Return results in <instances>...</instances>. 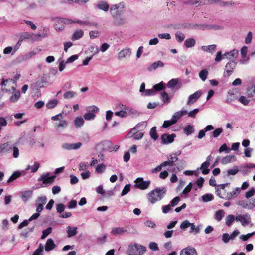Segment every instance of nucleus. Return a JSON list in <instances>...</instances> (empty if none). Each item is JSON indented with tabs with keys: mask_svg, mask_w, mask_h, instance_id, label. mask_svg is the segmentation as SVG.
<instances>
[{
	"mask_svg": "<svg viewBox=\"0 0 255 255\" xmlns=\"http://www.w3.org/2000/svg\"><path fill=\"white\" fill-rule=\"evenodd\" d=\"M175 35L176 39L179 42H182L185 38V35L179 31L177 32Z\"/></svg>",
	"mask_w": 255,
	"mask_h": 255,
	"instance_id": "46",
	"label": "nucleus"
},
{
	"mask_svg": "<svg viewBox=\"0 0 255 255\" xmlns=\"http://www.w3.org/2000/svg\"><path fill=\"white\" fill-rule=\"evenodd\" d=\"M236 221L240 222L243 226H246L251 222V218L248 214H240L236 217Z\"/></svg>",
	"mask_w": 255,
	"mask_h": 255,
	"instance_id": "6",
	"label": "nucleus"
},
{
	"mask_svg": "<svg viewBox=\"0 0 255 255\" xmlns=\"http://www.w3.org/2000/svg\"><path fill=\"white\" fill-rule=\"evenodd\" d=\"M252 168H255V165L248 163L246 166L241 167L240 171L244 175H247L250 172V170Z\"/></svg>",
	"mask_w": 255,
	"mask_h": 255,
	"instance_id": "26",
	"label": "nucleus"
},
{
	"mask_svg": "<svg viewBox=\"0 0 255 255\" xmlns=\"http://www.w3.org/2000/svg\"><path fill=\"white\" fill-rule=\"evenodd\" d=\"M239 54L238 50L236 49H233L230 52H226L224 54V56L228 59L231 60L232 59L236 58Z\"/></svg>",
	"mask_w": 255,
	"mask_h": 255,
	"instance_id": "22",
	"label": "nucleus"
},
{
	"mask_svg": "<svg viewBox=\"0 0 255 255\" xmlns=\"http://www.w3.org/2000/svg\"><path fill=\"white\" fill-rule=\"evenodd\" d=\"M190 227V232L194 233V234H197L200 232V227L199 226L196 227L194 223H191Z\"/></svg>",
	"mask_w": 255,
	"mask_h": 255,
	"instance_id": "57",
	"label": "nucleus"
},
{
	"mask_svg": "<svg viewBox=\"0 0 255 255\" xmlns=\"http://www.w3.org/2000/svg\"><path fill=\"white\" fill-rule=\"evenodd\" d=\"M55 178V175H53L49 177V173H43L38 179V181H42L43 183L44 184H51L54 182Z\"/></svg>",
	"mask_w": 255,
	"mask_h": 255,
	"instance_id": "8",
	"label": "nucleus"
},
{
	"mask_svg": "<svg viewBox=\"0 0 255 255\" xmlns=\"http://www.w3.org/2000/svg\"><path fill=\"white\" fill-rule=\"evenodd\" d=\"M235 220H236V217H235V216L233 215H228V216H226L225 218L226 225L228 227L231 226V224Z\"/></svg>",
	"mask_w": 255,
	"mask_h": 255,
	"instance_id": "35",
	"label": "nucleus"
},
{
	"mask_svg": "<svg viewBox=\"0 0 255 255\" xmlns=\"http://www.w3.org/2000/svg\"><path fill=\"white\" fill-rule=\"evenodd\" d=\"M126 231V230L123 227H114L112 229L111 233L115 235H122Z\"/></svg>",
	"mask_w": 255,
	"mask_h": 255,
	"instance_id": "32",
	"label": "nucleus"
},
{
	"mask_svg": "<svg viewBox=\"0 0 255 255\" xmlns=\"http://www.w3.org/2000/svg\"><path fill=\"white\" fill-rule=\"evenodd\" d=\"M195 43V40L192 38L187 39L184 42V45L187 48L193 47Z\"/></svg>",
	"mask_w": 255,
	"mask_h": 255,
	"instance_id": "41",
	"label": "nucleus"
},
{
	"mask_svg": "<svg viewBox=\"0 0 255 255\" xmlns=\"http://www.w3.org/2000/svg\"><path fill=\"white\" fill-rule=\"evenodd\" d=\"M40 164L38 162H35L32 166L27 165L25 168V171L31 170V173H35L38 170Z\"/></svg>",
	"mask_w": 255,
	"mask_h": 255,
	"instance_id": "33",
	"label": "nucleus"
},
{
	"mask_svg": "<svg viewBox=\"0 0 255 255\" xmlns=\"http://www.w3.org/2000/svg\"><path fill=\"white\" fill-rule=\"evenodd\" d=\"M187 114V111L186 110H182L178 111L174 113L172 116V120L173 121L175 124L183 116Z\"/></svg>",
	"mask_w": 255,
	"mask_h": 255,
	"instance_id": "17",
	"label": "nucleus"
},
{
	"mask_svg": "<svg viewBox=\"0 0 255 255\" xmlns=\"http://www.w3.org/2000/svg\"><path fill=\"white\" fill-rule=\"evenodd\" d=\"M112 17L114 19V23L115 25H124L126 22L125 18L122 15L117 16L116 17Z\"/></svg>",
	"mask_w": 255,
	"mask_h": 255,
	"instance_id": "27",
	"label": "nucleus"
},
{
	"mask_svg": "<svg viewBox=\"0 0 255 255\" xmlns=\"http://www.w3.org/2000/svg\"><path fill=\"white\" fill-rule=\"evenodd\" d=\"M81 146L82 143L81 142L76 143H65L61 145L62 149L65 150H77L79 149Z\"/></svg>",
	"mask_w": 255,
	"mask_h": 255,
	"instance_id": "11",
	"label": "nucleus"
},
{
	"mask_svg": "<svg viewBox=\"0 0 255 255\" xmlns=\"http://www.w3.org/2000/svg\"><path fill=\"white\" fill-rule=\"evenodd\" d=\"M225 212L223 210H217L215 214V219L217 221H220L224 216Z\"/></svg>",
	"mask_w": 255,
	"mask_h": 255,
	"instance_id": "38",
	"label": "nucleus"
},
{
	"mask_svg": "<svg viewBox=\"0 0 255 255\" xmlns=\"http://www.w3.org/2000/svg\"><path fill=\"white\" fill-rule=\"evenodd\" d=\"M87 112L95 114L99 111V109L95 105L88 106L86 108Z\"/></svg>",
	"mask_w": 255,
	"mask_h": 255,
	"instance_id": "43",
	"label": "nucleus"
},
{
	"mask_svg": "<svg viewBox=\"0 0 255 255\" xmlns=\"http://www.w3.org/2000/svg\"><path fill=\"white\" fill-rule=\"evenodd\" d=\"M161 99L164 103H168L170 102V98L168 94L166 92H163L161 94Z\"/></svg>",
	"mask_w": 255,
	"mask_h": 255,
	"instance_id": "64",
	"label": "nucleus"
},
{
	"mask_svg": "<svg viewBox=\"0 0 255 255\" xmlns=\"http://www.w3.org/2000/svg\"><path fill=\"white\" fill-rule=\"evenodd\" d=\"M43 251V246L42 244H40L38 248L33 253L32 255H42Z\"/></svg>",
	"mask_w": 255,
	"mask_h": 255,
	"instance_id": "61",
	"label": "nucleus"
},
{
	"mask_svg": "<svg viewBox=\"0 0 255 255\" xmlns=\"http://www.w3.org/2000/svg\"><path fill=\"white\" fill-rule=\"evenodd\" d=\"M121 110L120 111L116 112L115 115L122 118L126 117L127 116V111L124 110V105L122 106Z\"/></svg>",
	"mask_w": 255,
	"mask_h": 255,
	"instance_id": "49",
	"label": "nucleus"
},
{
	"mask_svg": "<svg viewBox=\"0 0 255 255\" xmlns=\"http://www.w3.org/2000/svg\"><path fill=\"white\" fill-rule=\"evenodd\" d=\"M201 94L202 93L200 91H197L193 94L189 95L187 102V104L188 105H190L195 103L197 101V100L200 98Z\"/></svg>",
	"mask_w": 255,
	"mask_h": 255,
	"instance_id": "12",
	"label": "nucleus"
},
{
	"mask_svg": "<svg viewBox=\"0 0 255 255\" xmlns=\"http://www.w3.org/2000/svg\"><path fill=\"white\" fill-rule=\"evenodd\" d=\"M236 62L235 60L230 61L228 62L225 66V73L228 76H229L233 73L234 69L235 68Z\"/></svg>",
	"mask_w": 255,
	"mask_h": 255,
	"instance_id": "13",
	"label": "nucleus"
},
{
	"mask_svg": "<svg viewBox=\"0 0 255 255\" xmlns=\"http://www.w3.org/2000/svg\"><path fill=\"white\" fill-rule=\"evenodd\" d=\"M154 90H155V92L158 91H160L163 89L165 88L164 84L162 82L159 83V84H155L153 87Z\"/></svg>",
	"mask_w": 255,
	"mask_h": 255,
	"instance_id": "59",
	"label": "nucleus"
},
{
	"mask_svg": "<svg viewBox=\"0 0 255 255\" xmlns=\"http://www.w3.org/2000/svg\"><path fill=\"white\" fill-rule=\"evenodd\" d=\"M89 166V164L87 162H80L79 164L78 168L79 170L84 171L86 170Z\"/></svg>",
	"mask_w": 255,
	"mask_h": 255,
	"instance_id": "58",
	"label": "nucleus"
},
{
	"mask_svg": "<svg viewBox=\"0 0 255 255\" xmlns=\"http://www.w3.org/2000/svg\"><path fill=\"white\" fill-rule=\"evenodd\" d=\"M12 145L9 142L1 144L0 145V154L2 153H9L12 150Z\"/></svg>",
	"mask_w": 255,
	"mask_h": 255,
	"instance_id": "18",
	"label": "nucleus"
},
{
	"mask_svg": "<svg viewBox=\"0 0 255 255\" xmlns=\"http://www.w3.org/2000/svg\"><path fill=\"white\" fill-rule=\"evenodd\" d=\"M241 189L239 187H236L231 192L227 193L225 199L231 200L236 198L240 193Z\"/></svg>",
	"mask_w": 255,
	"mask_h": 255,
	"instance_id": "19",
	"label": "nucleus"
},
{
	"mask_svg": "<svg viewBox=\"0 0 255 255\" xmlns=\"http://www.w3.org/2000/svg\"><path fill=\"white\" fill-rule=\"evenodd\" d=\"M51 120L54 122V127L57 131H61L68 127V122L64 119L63 115L60 113L51 117Z\"/></svg>",
	"mask_w": 255,
	"mask_h": 255,
	"instance_id": "3",
	"label": "nucleus"
},
{
	"mask_svg": "<svg viewBox=\"0 0 255 255\" xmlns=\"http://www.w3.org/2000/svg\"><path fill=\"white\" fill-rule=\"evenodd\" d=\"M52 232V228L48 227L45 230L42 231V235L41 237V239H45L48 235H49Z\"/></svg>",
	"mask_w": 255,
	"mask_h": 255,
	"instance_id": "54",
	"label": "nucleus"
},
{
	"mask_svg": "<svg viewBox=\"0 0 255 255\" xmlns=\"http://www.w3.org/2000/svg\"><path fill=\"white\" fill-rule=\"evenodd\" d=\"M125 3L121 2L111 6L110 11L112 17L122 15L125 11Z\"/></svg>",
	"mask_w": 255,
	"mask_h": 255,
	"instance_id": "5",
	"label": "nucleus"
},
{
	"mask_svg": "<svg viewBox=\"0 0 255 255\" xmlns=\"http://www.w3.org/2000/svg\"><path fill=\"white\" fill-rule=\"evenodd\" d=\"M149 134L151 138H152L154 140H156L158 136L156 132V127H152L149 132Z\"/></svg>",
	"mask_w": 255,
	"mask_h": 255,
	"instance_id": "42",
	"label": "nucleus"
},
{
	"mask_svg": "<svg viewBox=\"0 0 255 255\" xmlns=\"http://www.w3.org/2000/svg\"><path fill=\"white\" fill-rule=\"evenodd\" d=\"M166 189L164 187H157L151 191L148 194V200L152 204L160 201L165 196Z\"/></svg>",
	"mask_w": 255,
	"mask_h": 255,
	"instance_id": "2",
	"label": "nucleus"
},
{
	"mask_svg": "<svg viewBox=\"0 0 255 255\" xmlns=\"http://www.w3.org/2000/svg\"><path fill=\"white\" fill-rule=\"evenodd\" d=\"M176 135L175 134H164L161 136L162 143L164 144H168L173 142Z\"/></svg>",
	"mask_w": 255,
	"mask_h": 255,
	"instance_id": "14",
	"label": "nucleus"
},
{
	"mask_svg": "<svg viewBox=\"0 0 255 255\" xmlns=\"http://www.w3.org/2000/svg\"><path fill=\"white\" fill-rule=\"evenodd\" d=\"M22 175V172L19 171H16L13 173V174L11 175V176L7 180V182L8 183H10L12 181H14L19 177H20Z\"/></svg>",
	"mask_w": 255,
	"mask_h": 255,
	"instance_id": "31",
	"label": "nucleus"
},
{
	"mask_svg": "<svg viewBox=\"0 0 255 255\" xmlns=\"http://www.w3.org/2000/svg\"><path fill=\"white\" fill-rule=\"evenodd\" d=\"M191 223L189 222V221L187 220H184L180 224V228L181 229L185 230L186 229L190 227V226L191 225Z\"/></svg>",
	"mask_w": 255,
	"mask_h": 255,
	"instance_id": "56",
	"label": "nucleus"
},
{
	"mask_svg": "<svg viewBox=\"0 0 255 255\" xmlns=\"http://www.w3.org/2000/svg\"><path fill=\"white\" fill-rule=\"evenodd\" d=\"M146 251V248L137 243H131L129 245L127 254L128 255H142Z\"/></svg>",
	"mask_w": 255,
	"mask_h": 255,
	"instance_id": "4",
	"label": "nucleus"
},
{
	"mask_svg": "<svg viewBox=\"0 0 255 255\" xmlns=\"http://www.w3.org/2000/svg\"><path fill=\"white\" fill-rule=\"evenodd\" d=\"M196 249L192 247H187L182 249L180 252V255H197Z\"/></svg>",
	"mask_w": 255,
	"mask_h": 255,
	"instance_id": "15",
	"label": "nucleus"
},
{
	"mask_svg": "<svg viewBox=\"0 0 255 255\" xmlns=\"http://www.w3.org/2000/svg\"><path fill=\"white\" fill-rule=\"evenodd\" d=\"M237 158L236 157L235 155H227L223 158V159L221 160V163L222 164H227L228 163L234 162L236 160Z\"/></svg>",
	"mask_w": 255,
	"mask_h": 255,
	"instance_id": "24",
	"label": "nucleus"
},
{
	"mask_svg": "<svg viewBox=\"0 0 255 255\" xmlns=\"http://www.w3.org/2000/svg\"><path fill=\"white\" fill-rule=\"evenodd\" d=\"M33 191L31 190L22 191L20 193V197L24 202L28 201L32 197Z\"/></svg>",
	"mask_w": 255,
	"mask_h": 255,
	"instance_id": "16",
	"label": "nucleus"
},
{
	"mask_svg": "<svg viewBox=\"0 0 255 255\" xmlns=\"http://www.w3.org/2000/svg\"><path fill=\"white\" fill-rule=\"evenodd\" d=\"M208 73V70L206 69H204L200 71L199 76L202 81L204 82L207 78Z\"/></svg>",
	"mask_w": 255,
	"mask_h": 255,
	"instance_id": "39",
	"label": "nucleus"
},
{
	"mask_svg": "<svg viewBox=\"0 0 255 255\" xmlns=\"http://www.w3.org/2000/svg\"><path fill=\"white\" fill-rule=\"evenodd\" d=\"M238 171L239 169L238 167L237 166H234L232 169L228 170L227 173L228 175H235L238 172Z\"/></svg>",
	"mask_w": 255,
	"mask_h": 255,
	"instance_id": "52",
	"label": "nucleus"
},
{
	"mask_svg": "<svg viewBox=\"0 0 255 255\" xmlns=\"http://www.w3.org/2000/svg\"><path fill=\"white\" fill-rule=\"evenodd\" d=\"M216 45L215 44L210 45L208 46H202L201 49L204 52H207L213 53L215 51Z\"/></svg>",
	"mask_w": 255,
	"mask_h": 255,
	"instance_id": "30",
	"label": "nucleus"
},
{
	"mask_svg": "<svg viewBox=\"0 0 255 255\" xmlns=\"http://www.w3.org/2000/svg\"><path fill=\"white\" fill-rule=\"evenodd\" d=\"M55 22V29L56 31H62L65 27V24H70L72 23H78L80 25H87L89 23L86 21H83L79 20H72L67 18H60L56 17L53 19Z\"/></svg>",
	"mask_w": 255,
	"mask_h": 255,
	"instance_id": "1",
	"label": "nucleus"
},
{
	"mask_svg": "<svg viewBox=\"0 0 255 255\" xmlns=\"http://www.w3.org/2000/svg\"><path fill=\"white\" fill-rule=\"evenodd\" d=\"M132 54L130 48L126 47L122 49L118 54V58L119 60H123L125 58H129Z\"/></svg>",
	"mask_w": 255,
	"mask_h": 255,
	"instance_id": "9",
	"label": "nucleus"
},
{
	"mask_svg": "<svg viewBox=\"0 0 255 255\" xmlns=\"http://www.w3.org/2000/svg\"><path fill=\"white\" fill-rule=\"evenodd\" d=\"M223 130L222 128H217L215 129L212 132V137L214 138H217L218 137L220 134L223 132Z\"/></svg>",
	"mask_w": 255,
	"mask_h": 255,
	"instance_id": "47",
	"label": "nucleus"
},
{
	"mask_svg": "<svg viewBox=\"0 0 255 255\" xmlns=\"http://www.w3.org/2000/svg\"><path fill=\"white\" fill-rule=\"evenodd\" d=\"M67 237L70 238L77 234V227L69 226L67 227Z\"/></svg>",
	"mask_w": 255,
	"mask_h": 255,
	"instance_id": "28",
	"label": "nucleus"
},
{
	"mask_svg": "<svg viewBox=\"0 0 255 255\" xmlns=\"http://www.w3.org/2000/svg\"><path fill=\"white\" fill-rule=\"evenodd\" d=\"M106 169V165L104 164H99L96 168V171L98 173H102Z\"/></svg>",
	"mask_w": 255,
	"mask_h": 255,
	"instance_id": "55",
	"label": "nucleus"
},
{
	"mask_svg": "<svg viewBox=\"0 0 255 255\" xmlns=\"http://www.w3.org/2000/svg\"><path fill=\"white\" fill-rule=\"evenodd\" d=\"M47 201V198L46 196H40L39 197L36 202V203L43 206L45 204Z\"/></svg>",
	"mask_w": 255,
	"mask_h": 255,
	"instance_id": "50",
	"label": "nucleus"
},
{
	"mask_svg": "<svg viewBox=\"0 0 255 255\" xmlns=\"http://www.w3.org/2000/svg\"><path fill=\"white\" fill-rule=\"evenodd\" d=\"M84 35V32L83 30H76L72 36L71 39L73 41H75L81 38Z\"/></svg>",
	"mask_w": 255,
	"mask_h": 255,
	"instance_id": "29",
	"label": "nucleus"
},
{
	"mask_svg": "<svg viewBox=\"0 0 255 255\" xmlns=\"http://www.w3.org/2000/svg\"><path fill=\"white\" fill-rule=\"evenodd\" d=\"M58 104V100L54 99L48 102L46 106L48 109H52L54 108Z\"/></svg>",
	"mask_w": 255,
	"mask_h": 255,
	"instance_id": "51",
	"label": "nucleus"
},
{
	"mask_svg": "<svg viewBox=\"0 0 255 255\" xmlns=\"http://www.w3.org/2000/svg\"><path fill=\"white\" fill-rule=\"evenodd\" d=\"M96 7L100 10L105 12L108 11L110 7L107 2L105 1H100L96 5Z\"/></svg>",
	"mask_w": 255,
	"mask_h": 255,
	"instance_id": "21",
	"label": "nucleus"
},
{
	"mask_svg": "<svg viewBox=\"0 0 255 255\" xmlns=\"http://www.w3.org/2000/svg\"><path fill=\"white\" fill-rule=\"evenodd\" d=\"M55 247L56 244L54 243V241L51 238L47 239L45 246V251L47 252L51 251Z\"/></svg>",
	"mask_w": 255,
	"mask_h": 255,
	"instance_id": "25",
	"label": "nucleus"
},
{
	"mask_svg": "<svg viewBox=\"0 0 255 255\" xmlns=\"http://www.w3.org/2000/svg\"><path fill=\"white\" fill-rule=\"evenodd\" d=\"M167 86L171 89H175L178 90L181 88L182 84L179 82L178 78H173L168 81Z\"/></svg>",
	"mask_w": 255,
	"mask_h": 255,
	"instance_id": "10",
	"label": "nucleus"
},
{
	"mask_svg": "<svg viewBox=\"0 0 255 255\" xmlns=\"http://www.w3.org/2000/svg\"><path fill=\"white\" fill-rule=\"evenodd\" d=\"M20 97V93L19 91H16L10 97V100L11 102L14 103L17 102Z\"/></svg>",
	"mask_w": 255,
	"mask_h": 255,
	"instance_id": "40",
	"label": "nucleus"
},
{
	"mask_svg": "<svg viewBox=\"0 0 255 255\" xmlns=\"http://www.w3.org/2000/svg\"><path fill=\"white\" fill-rule=\"evenodd\" d=\"M84 123V119L81 116L77 117L74 121V124L77 128L81 127Z\"/></svg>",
	"mask_w": 255,
	"mask_h": 255,
	"instance_id": "34",
	"label": "nucleus"
},
{
	"mask_svg": "<svg viewBox=\"0 0 255 255\" xmlns=\"http://www.w3.org/2000/svg\"><path fill=\"white\" fill-rule=\"evenodd\" d=\"M174 124H175L174 122L172 119H171L169 120L164 121L162 127L164 128H166Z\"/></svg>",
	"mask_w": 255,
	"mask_h": 255,
	"instance_id": "53",
	"label": "nucleus"
},
{
	"mask_svg": "<svg viewBox=\"0 0 255 255\" xmlns=\"http://www.w3.org/2000/svg\"><path fill=\"white\" fill-rule=\"evenodd\" d=\"M76 96V93L73 91H66L63 95V97L65 99H71Z\"/></svg>",
	"mask_w": 255,
	"mask_h": 255,
	"instance_id": "44",
	"label": "nucleus"
},
{
	"mask_svg": "<svg viewBox=\"0 0 255 255\" xmlns=\"http://www.w3.org/2000/svg\"><path fill=\"white\" fill-rule=\"evenodd\" d=\"M26 60H28V59L25 54L19 55L16 58V62L18 63H21Z\"/></svg>",
	"mask_w": 255,
	"mask_h": 255,
	"instance_id": "62",
	"label": "nucleus"
},
{
	"mask_svg": "<svg viewBox=\"0 0 255 255\" xmlns=\"http://www.w3.org/2000/svg\"><path fill=\"white\" fill-rule=\"evenodd\" d=\"M195 130L194 127L192 125H188L185 127L184 128V133L187 135H189L194 132Z\"/></svg>",
	"mask_w": 255,
	"mask_h": 255,
	"instance_id": "36",
	"label": "nucleus"
},
{
	"mask_svg": "<svg viewBox=\"0 0 255 255\" xmlns=\"http://www.w3.org/2000/svg\"><path fill=\"white\" fill-rule=\"evenodd\" d=\"M231 149L227 147V145L225 143L221 145L219 149V152L220 153L225 151L226 153H229Z\"/></svg>",
	"mask_w": 255,
	"mask_h": 255,
	"instance_id": "60",
	"label": "nucleus"
},
{
	"mask_svg": "<svg viewBox=\"0 0 255 255\" xmlns=\"http://www.w3.org/2000/svg\"><path fill=\"white\" fill-rule=\"evenodd\" d=\"M214 198V196L212 194H206L202 196L203 202H207L212 201Z\"/></svg>",
	"mask_w": 255,
	"mask_h": 255,
	"instance_id": "45",
	"label": "nucleus"
},
{
	"mask_svg": "<svg viewBox=\"0 0 255 255\" xmlns=\"http://www.w3.org/2000/svg\"><path fill=\"white\" fill-rule=\"evenodd\" d=\"M134 186L141 190H145L148 188L150 182L149 181H144L142 178H137L135 180Z\"/></svg>",
	"mask_w": 255,
	"mask_h": 255,
	"instance_id": "7",
	"label": "nucleus"
},
{
	"mask_svg": "<svg viewBox=\"0 0 255 255\" xmlns=\"http://www.w3.org/2000/svg\"><path fill=\"white\" fill-rule=\"evenodd\" d=\"M95 117V114L93 113L87 112L84 115V118L87 121L93 120Z\"/></svg>",
	"mask_w": 255,
	"mask_h": 255,
	"instance_id": "48",
	"label": "nucleus"
},
{
	"mask_svg": "<svg viewBox=\"0 0 255 255\" xmlns=\"http://www.w3.org/2000/svg\"><path fill=\"white\" fill-rule=\"evenodd\" d=\"M164 66V64L161 61H157L152 63L147 68L149 71H152L156 70L159 67H163Z\"/></svg>",
	"mask_w": 255,
	"mask_h": 255,
	"instance_id": "20",
	"label": "nucleus"
},
{
	"mask_svg": "<svg viewBox=\"0 0 255 255\" xmlns=\"http://www.w3.org/2000/svg\"><path fill=\"white\" fill-rule=\"evenodd\" d=\"M210 164L208 163V162H203L200 167V169L202 170V173L203 174H207L209 172V169H208V167L209 166Z\"/></svg>",
	"mask_w": 255,
	"mask_h": 255,
	"instance_id": "37",
	"label": "nucleus"
},
{
	"mask_svg": "<svg viewBox=\"0 0 255 255\" xmlns=\"http://www.w3.org/2000/svg\"><path fill=\"white\" fill-rule=\"evenodd\" d=\"M130 190V184H126L124 189H123L122 193H121V196H123L126 194H127L129 191Z\"/></svg>",
	"mask_w": 255,
	"mask_h": 255,
	"instance_id": "63",
	"label": "nucleus"
},
{
	"mask_svg": "<svg viewBox=\"0 0 255 255\" xmlns=\"http://www.w3.org/2000/svg\"><path fill=\"white\" fill-rule=\"evenodd\" d=\"M147 126L146 122H142L141 123H138L136 126H135L133 128L131 129L129 133H132L133 131L135 130H143Z\"/></svg>",
	"mask_w": 255,
	"mask_h": 255,
	"instance_id": "23",
	"label": "nucleus"
}]
</instances>
